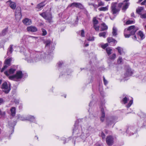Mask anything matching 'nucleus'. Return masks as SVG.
<instances>
[{
	"label": "nucleus",
	"instance_id": "nucleus-1",
	"mask_svg": "<svg viewBox=\"0 0 146 146\" xmlns=\"http://www.w3.org/2000/svg\"><path fill=\"white\" fill-rule=\"evenodd\" d=\"M23 76L22 72L21 71L17 72L15 74L10 76L9 78L10 80H16V79L21 78Z\"/></svg>",
	"mask_w": 146,
	"mask_h": 146
},
{
	"label": "nucleus",
	"instance_id": "nucleus-2",
	"mask_svg": "<svg viewBox=\"0 0 146 146\" xmlns=\"http://www.w3.org/2000/svg\"><path fill=\"white\" fill-rule=\"evenodd\" d=\"M138 29V28L136 27L134 25H132L125 29V32L127 31H129L131 35H133Z\"/></svg>",
	"mask_w": 146,
	"mask_h": 146
},
{
	"label": "nucleus",
	"instance_id": "nucleus-3",
	"mask_svg": "<svg viewBox=\"0 0 146 146\" xmlns=\"http://www.w3.org/2000/svg\"><path fill=\"white\" fill-rule=\"evenodd\" d=\"M15 16L16 19L17 21H19L21 19L22 15L21 12V8H17L16 9L15 12Z\"/></svg>",
	"mask_w": 146,
	"mask_h": 146
},
{
	"label": "nucleus",
	"instance_id": "nucleus-4",
	"mask_svg": "<svg viewBox=\"0 0 146 146\" xmlns=\"http://www.w3.org/2000/svg\"><path fill=\"white\" fill-rule=\"evenodd\" d=\"M40 15L44 19L48 21L49 22H51L52 17L50 14L43 13L40 14Z\"/></svg>",
	"mask_w": 146,
	"mask_h": 146
},
{
	"label": "nucleus",
	"instance_id": "nucleus-5",
	"mask_svg": "<svg viewBox=\"0 0 146 146\" xmlns=\"http://www.w3.org/2000/svg\"><path fill=\"white\" fill-rule=\"evenodd\" d=\"M106 142L109 146L112 145L113 143V138L111 135L107 137L106 139Z\"/></svg>",
	"mask_w": 146,
	"mask_h": 146
},
{
	"label": "nucleus",
	"instance_id": "nucleus-6",
	"mask_svg": "<svg viewBox=\"0 0 146 146\" xmlns=\"http://www.w3.org/2000/svg\"><path fill=\"white\" fill-rule=\"evenodd\" d=\"M70 7H75L80 9L84 8V6L80 3L74 2L70 4L69 6Z\"/></svg>",
	"mask_w": 146,
	"mask_h": 146
},
{
	"label": "nucleus",
	"instance_id": "nucleus-7",
	"mask_svg": "<svg viewBox=\"0 0 146 146\" xmlns=\"http://www.w3.org/2000/svg\"><path fill=\"white\" fill-rule=\"evenodd\" d=\"M2 88L3 89V91L6 94L8 93L10 90V88L8 87L6 82L3 83L2 86Z\"/></svg>",
	"mask_w": 146,
	"mask_h": 146
},
{
	"label": "nucleus",
	"instance_id": "nucleus-8",
	"mask_svg": "<svg viewBox=\"0 0 146 146\" xmlns=\"http://www.w3.org/2000/svg\"><path fill=\"white\" fill-rule=\"evenodd\" d=\"M93 21L94 28L96 31H98L99 30L100 27L98 25V21L97 20L95 17L93 18Z\"/></svg>",
	"mask_w": 146,
	"mask_h": 146
},
{
	"label": "nucleus",
	"instance_id": "nucleus-9",
	"mask_svg": "<svg viewBox=\"0 0 146 146\" xmlns=\"http://www.w3.org/2000/svg\"><path fill=\"white\" fill-rule=\"evenodd\" d=\"M116 3H112L111 8V11L113 14L116 13L119 11V9L116 8Z\"/></svg>",
	"mask_w": 146,
	"mask_h": 146
},
{
	"label": "nucleus",
	"instance_id": "nucleus-10",
	"mask_svg": "<svg viewBox=\"0 0 146 146\" xmlns=\"http://www.w3.org/2000/svg\"><path fill=\"white\" fill-rule=\"evenodd\" d=\"M9 5V6L12 9H15L16 7V5L15 3L12 2L11 0H9L7 2Z\"/></svg>",
	"mask_w": 146,
	"mask_h": 146
},
{
	"label": "nucleus",
	"instance_id": "nucleus-11",
	"mask_svg": "<svg viewBox=\"0 0 146 146\" xmlns=\"http://www.w3.org/2000/svg\"><path fill=\"white\" fill-rule=\"evenodd\" d=\"M27 29L29 32H35L37 31L36 28L35 27L33 26L27 27Z\"/></svg>",
	"mask_w": 146,
	"mask_h": 146
},
{
	"label": "nucleus",
	"instance_id": "nucleus-12",
	"mask_svg": "<svg viewBox=\"0 0 146 146\" xmlns=\"http://www.w3.org/2000/svg\"><path fill=\"white\" fill-rule=\"evenodd\" d=\"M23 23L26 25H28L31 24L32 22L31 20L28 18H26L22 21Z\"/></svg>",
	"mask_w": 146,
	"mask_h": 146
},
{
	"label": "nucleus",
	"instance_id": "nucleus-13",
	"mask_svg": "<svg viewBox=\"0 0 146 146\" xmlns=\"http://www.w3.org/2000/svg\"><path fill=\"white\" fill-rule=\"evenodd\" d=\"M15 70V69L11 68L9 69V71L5 72L4 73L7 76H8L9 74H13Z\"/></svg>",
	"mask_w": 146,
	"mask_h": 146
},
{
	"label": "nucleus",
	"instance_id": "nucleus-14",
	"mask_svg": "<svg viewBox=\"0 0 146 146\" xmlns=\"http://www.w3.org/2000/svg\"><path fill=\"white\" fill-rule=\"evenodd\" d=\"M129 4V3L128 2H123L122 9L124 11H125L128 8Z\"/></svg>",
	"mask_w": 146,
	"mask_h": 146
},
{
	"label": "nucleus",
	"instance_id": "nucleus-15",
	"mask_svg": "<svg viewBox=\"0 0 146 146\" xmlns=\"http://www.w3.org/2000/svg\"><path fill=\"white\" fill-rule=\"evenodd\" d=\"M133 74L130 68H129L127 71L126 73L125 74V76H131Z\"/></svg>",
	"mask_w": 146,
	"mask_h": 146
},
{
	"label": "nucleus",
	"instance_id": "nucleus-16",
	"mask_svg": "<svg viewBox=\"0 0 146 146\" xmlns=\"http://www.w3.org/2000/svg\"><path fill=\"white\" fill-rule=\"evenodd\" d=\"M137 35L138 36H139L141 40L145 38L143 32L141 31H139Z\"/></svg>",
	"mask_w": 146,
	"mask_h": 146
},
{
	"label": "nucleus",
	"instance_id": "nucleus-17",
	"mask_svg": "<svg viewBox=\"0 0 146 146\" xmlns=\"http://www.w3.org/2000/svg\"><path fill=\"white\" fill-rule=\"evenodd\" d=\"M108 5L105 7H100L98 9L100 11H105L108 10Z\"/></svg>",
	"mask_w": 146,
	"mask_h": 146
},
{
	"label": "nucleus",
	"instance_id": "nucleus-18",
	"mask_svg": "<svg viewBox=\"0 0 146 146\" xmlns=\"http://www.w3.org/2000/svg\"><path fill=\"white\" fill-rule=\"evenodd\" d=\"M11 115L12 116H14L15 114V107H12L10 110Z\"/></svg>",
	"mask_w": 146,
	"mask_h": 146
},
{
	"label": "nucleus",
	"instance_id": "nucleus-19",
	"mask_svg": "<svg viewBox=\"0 0 146 146\" xmlns=\"http://www.w3.org/2000/svg\"><path fill=\"white\" fill-rule=\"evenodd\" d=\"M101 111L102 112V116L100 117V120L102 121H103L104 120L105 117V113L104 111V110L103 109L101 110Z\"/></svg>",
	"mask_w": 146,
	"mask_h": 146
},
{
	"label": "nucleus",
	"instance_id": "nucleus-20",
	"mask_svg": "<svg viewBox=\"0 0 146 146\" xmlns=\"http://www.w3.org/2000/svg\"><path fill=\"white\" fill-rule=\"evenodd\" d=\"M12 60V58H11L7 59L5 61V64L8 66H9Z\"/></svg>",
	"mask_w": 146,
	"mask_h": 146
},
{
	"label": "nucleus",
	"instance_id": "nucleus-21",
	"mask_svg": "<svg viewBox=\"0 0 146 146\" xmlns=\"http://www.w3.org/2000/svg\"><path fill=\"white\" fill-rule=\"evenodd\" d=\"M101 31H104L107 30L108 29L107 26L104 23L102 24H101Z\"/></svg>",
	"mask_w": 146,
	"mask_h": 146
},
{
	"label": "nucleus",
	"instance_id": "nucleus-22",
	"mask_svg": "<svg viewBox=\"0 0 146 146\" xmlns=\"http://www.w3.org/2000/svg\"><path fill=\"white\" fill-rule=\"evenodd\" d=\"M44 2H42L38 4L37 6V8L38 9H40L44 6L45 4L44 3Z\"/></svg>",
	"mask_w": 146,
	"mask_h": 146
},
{
	"label": "nucleus",
	"instance_id": "nucleus-23",
	"mask_svg": "<svg viewBox=\"0 0 146 146\" xmlns=\"http://www.w3.org/2000/svg\"><path fill=\"white\" fill-rule=\"evenodd\" d=\"M5 112L4 111H2L0 110V118L4 117L5 115Z\"/></svg>",
	"mask_w": 146,
	"mask_h": 146
},
{
	"label": "nucleus",
	"instance_id": "nucleus-24",
	"mask_svg": "<svg viewBox=\"0 0 146 146\" xmlns=\"http://www.w3.org/2000/svg\"><path fill=\"white\" fill-rule=\"evenodd\" d=\"M106 51L108 54L109 55L111 54V51H112V49L109 47H108L106 48Z\"/></svg>",
	"mask_w": 146,
	"mask_h": 146
},
{
	"label": "nucleus",
	"instance_id": "nucleus-25",
	"mask_svg": "<svg viewBox=\"0 0 146 146\" xmlns=\"http://www.w3.org/2000/svg\"><path fill=\"white\" fill-rule=\"evenodd\" d=\"M118 50V53L120 54L121 55L123 52V49L120 47H118L116 48Z\"/></svg>",
	"mask_w": 146,
	"mask_h": 146
},
{
	"label": "nucleus",
	"instance_id": "nucleus-26",
	"mask_svg": "<svg viewBox=\"0 0 146 146\" xmlns=\"http://www.w3.org/2000/svg\"><path fill=\"white\" fill-rule=\"evenodd\" d=\"M117 29L115 27H113V28L112 34L113 36H116L117 35Z\"/></svg>",
	"mask_w": 146,
	"mask_h": 146
},
{
	"label": "nucleus",
	"instance_id": "nucleus-27",
	"mask_svg": "<svg viewBox=\"0 0 146 146\" xmlns=\"http://www.w3.org/2000/svg\"><path fill=\"white\" fill-rule=\"evenodd\" d=\"M107 40L108 42L110 43L111 42H115V40L112 38H108L107 39Z\"/></svg>",
	"mask_w": 146,
	"mask_h": 146
},
{
	"label": "nucleus",
	"instance_id": "nucleus-28",
	"mask_svg": "<svg viewBox=\"0 0 146 146\" xmlns=\"http://www.w3.org/2000/svg\"><path fill=\"white\" fill-rule=\"evenodd\" d=\"M106 32H102L100 33L99 34V36L100 37L102 36L104 38L105 37L106 35Z\"/></svg>",
	"mask_w": 146,
	"mask_h": 146
},
{
	"label": "nucleus",
	"instance_id": "nucleus-29",
	"mask_svg": "<svg viewBox=\"0 0 146 146\" xmlns=\"http://www.w3.org/2000/svg\"><path fill=\"white\" fill-rule=\"evenodd\" d=\"M143 9V7H141L137 9L136 12L138 13H139Z\"/></svg>",
	"mask_w": 146,
	"mask_h": 146
},
{
	"label": "nucleus",
	"instance_id": "nucleus-30",
	"mask_svg": "<svg viewBox=\"0 0 146 146\" xmlns=\"http://www.w3.org/2000/svg\"><path fill=\"white\" fill-rule=\"evenodd\" d=\"M98 6H102L104 5V3L101 1H98Z\"/></svg>",
	"mask_w": 146,
	"mask_h": 146
},
{
	"label": "nucleus",
	"instance_id": "nucleus-31",
	"mask_svg": "<svg viewBox=\"0 0 146 146\" xmlns=\"http://www.w3.org/2000/svg\"><path fill=\"white\" fill-rule=\"evenodd\" d=\"M116 56V54L114 53L110 56V58L111 60H113L115 58Z\"/></svg>",
	"mask_w": 146,
	"mask_h": 146
},
{
	"label": "nucleus",
	"instance_id": "nucleus-32",
	"mask_svg": "<svg viewBox=\"0 0 146 146\" xmlns=\"http://www.w3.org/2000/svg\"><path fill=\"white\" fill-rule=\"evenodd\" d=\"M51 41L50 40H47L45 41V43L46 44V46H50L51 43Z\"/></svg>",
	"mask_w": 146,
	"mask_h": 146
},
{
	"label": "nucleus",
	"instance_id": "nucleus-33",
	"mask_svg": "<svg viewBox=\"0 0 146 146\" xmlns=\"http://www.w3.org/2000/svg\"><path fill=\"white\" fill-rule=\"evenodd\" d=\"M42 35L43 36H45L47 34V32L44 29H42Z\"/></svg>",
	"mask_w": 146,
	"mask_h": 146
},
{
	"label": "nucleus",
	"instance_id": "nucleus-34",
	"mask_svg": "<svg viewBox=\"0 0 146 146\" xmlns=\"http://www.w3.org/2000/svg\"><path fill=\"white\" fill-rule=\"evenodd\" d=\"M127 33V31H126V32H125V30H124V35L125 38H129L131 35L130 34H126V33Z\"/></svg>",
	"mask_w": 146,
	"mask_h": 146
},
{
	"label": "nucleus",
	"instance_id": "nucleus-35",
	"mask_svg": "<svg viewBox=\"0 0 146 146\" xmlns=\"http://www.w3.org/2000/svg\"><path fill=\"white\" fill-rule=\"evenodd\" d=\"M133 103V100H131L127 106V108H129Z\"/></svg>",
	"mask_w": 146,
	"mask_h": 146
},
{
	"label": "nucleus",
	"instance_id": "nucleus-36",
	"mask_svg": "<svg viewBox=\"0 0 146 146\" xmlns=\"http://www.w3.org/2000/svg\"><path fill=\"white\" fill-rule=\"evenodd\" d=\"M127 100L128 99L126 97L124 98L123 100V102L124 104H126L127 102Z\"/></svg>",
	"mask_w": 146,
	"mask_h": 146
},
{
	"label": "nucleus",
	"instance_id": "nucleus-37",
	"mask_svg": "<svg viewBox=\"0 0 146 146\" xmlns=\"http://www.w3.org/2000/svg\"><path fill=\"white\" fill-rule=\"evenodd\" d=\"M7 29H5L3 30L2 32V34L3 35H4L5 34L7 31Z\"/></svg>",
	"mask_w": 146,
	"mask_h": 146
},
{
	"label": "nucleus",
	"instance_id": "nucleus-38",
	"mask_svg": "<svg viewBox=\"0 0 146 146\" xmlns=\"http://www.w3.org/2000/svg\"><path fill=\"white\" fill-rule=\"evenodd\" d=\"M133 23V21L130 20H128L126 22L127 24H130Z\"/></svg>",
	"mask_w": 146,
	"mask_h": 146
},
{
	"label": "nucleus",
	"instance_id": "nucleus-39",
	"mask_svg": "<svg viewBox=\"0 0 146 146\" xmlns=\"http://www.w3.org/2000/svg\"><path fill=\"white\" fill-rule=\"evenodd\" d=\"M108 46V44L107 43H106L102 45V47L103 48L105 49Z\"/></svg>",
	"mask_w": 146,
	"mask_h": 146
},
{
	"label": "nucleus",
	"instance_id": "nucleus-40",
	"mask_svg": "<svg viewBox=\"0 0 146 146\" xmlns=\"http://www.w3.org/2000/svg\"><path fill=\"white\" fill-rule=\"evenodd\" d=\"M122 61V58L121 57H119L118 60V63L119 64L121 63Z\"/></svg>",
	"mask_w": 146,
	"mask_h": 146
},
{
	"label": "nucleus",
	"instance_id": "nucleus-41",
	"mask_svg": "<svg viewBox=\"0 0 146 146\" xmlns=\"http://www.w3.org/2000/svg\"><path fill=\"white\" fill-rule=\"evenodd\" d=\"M141 5H145L146 7V0H144L141 3Z\"/></svg>",
	"mask_w": 146,
	"mask_h": 146
},
{
	"label": "nucleus",
	"instance_id": "nucleus-42",
	"mask_svg": "<svg viewBox=\"0 0 146 146\" xmlns=\"http://www.w3.org/2000/svg\"><path fill=\"white\" fill-rule=\"evenodd\" d=\"M9 52H10V53H11L13 51V48H12V45H10V48L9 49Z\"/></svg>",
	"mask_w": 146,
	"mask_h": 146
},
{
	"label": "nucleus",
	"instance_id": "nucleus-43",
	"mask_svg": "<svg viewBox=\"0 0 146 146\" xmlns=\"http://www.w3.org/2000/svg\"><path fill=\"white\" fill-rule=\"evenodd\" d=\"M141 18H146V13L141 15Z\"/></svg>",
	"mask_w": 146,
	"mask_h": 146
},
{
	"label": "nucleus",
	"instance_id": "nucleus-44",
	"mask_svg": "<svg viewBox=\"0 0 146 146\" xmlns=\"http://www.w3.org/2000/svg\"><path fill=\"white\" fill-rule=\"evenodd\" d=\"M123 2L122 3H120L118 4V7L119 8H121L123 6Z\"/></svg>",
	"mask_w": 146,
	"mask_h": 146
},
{
	"label": "nucleus",
	"instance_id": "nucleus-45",
	"mask_svg": "<svg viewBox=\"0 0 146 146\" xmlns=\"http://www.w3.org/2000/svg\"><path fill=\"white\" fill-rule=\"evenodd\" d=\"M81 36L82 37L84 36V31L83 30L81 31Z\"/></svg>",
	"mask_w": 146,
	"mask_h": 146
},
{
	"label": "nucleus",
	"instance_id": "nucleus-46",
	"mask_svg": "<svg viewBox=\"0 0 146 146\" xmlns=\"http://www.w3.org/2000/svg\"><path fill=\"white\" fill-rule=\"evenodd\" d=\"M87 40L89 41H93L94 40V37H90L87 39Z\"/></svg>",
	"mask_w": 146,
	"mask_h": 146
},
{
	"label": "nucleus",
	"instance_id": "nucleus-47",
	"mask_svg": "<svg viewBox=\"0 0 146 146\" xmlns=\"http://www.w3.org/2000/svg\"><path fill=\"white\" fill-rule=\"evenodd\" d=\"M103 80L105 84L106 85L108 83V81L105 79L104 76L103 77Z\"/></svg>",
	"mask_w": 146,
	"mask_h": 146
},
{
	"label": "nucleus",
	"instance_id": "nucleus-48",
	"mask_svg": "<svg viewBox=\"0 0 146 146\" xmlns=\"http://www.w3.org/2000/svg\"><path fill=\"white\" fill-rule=\"evenodd\" d=\"M101 136L102 139H104L105 138V135L103 132H102L101 134Z\"/></svg>",
	"mask_w": 146,
	"mask_h": 146
},
{
	"label": "nucleus",
	"instance_id": "nucleus-49",
	"mask_svg": "<svg viewBox=\"0 0 146 146\" xmlns=\"http://www.w3.org/2000/svg\"><path fill=\"white\" fill-rule=\"evenodd\" d=\"M7 67V66L6 65H5L4 67L2 68L1 70V72H3L4 70Z\"/></svg>",
	"mask_w": 146,
	"mask_h": 146
},
{
	"label": "nucleus",
	"instance_id": "nucleus-50",
	"mask_svg": "<svg viewBox=\"0 0 146 146\" xmlns=\"http://www.w3.org/2000/svg\"><path fill=\"white\" fill-rule=\"evenodd\" d=\"M29 120L31 121H34V120L35 119V118L33 116H31V118L28 119Z\"/></svg>",
	"mask_w": 146,
	"mask_h": 146
},
{
	"label": "nucleus",
	"instance_id": "nucleus-51",
	"mask_svg": "<svg viewBox=\"0 0 146 146\" xmlns=\"http://www.w3.org/2000/svg\"><path fill=\"white\" fill-rule=\"evenodd\" d=\"M133 39L135 40H137V37L136 36H134L133 37Z\"/></svg>",
	"mask_w": 146,
	"mask_h": 146
},
{
	"label": "nucleus",
	"instance_id": "nucleus-52",
	"mask_svg": "<svg viewBox=\"0 0 146 146\" xmlns=\"http://www.w3.org/2000/svg\"><path fill=\"white\" fill-rule=\"evenodd\" d=\"M3 100L0 98V103H2L3 102Z\"/></svg>",
	"mask_w": 146,
	"mask_h": 146
},
{
	"label": "nucleus",
	"instance_id": "nucleus-53",
	"mask_svg": "<svg viewBox=\"0 0 146 146\" xmlns=\"http://www.w3.org/2000/svg\"><path fill=\"white\" fill-rule=\"evenodd\" d=\"M61 65H62V63L61 62H59L58 63V65L59 66H60Z\"/></svg>",
	"mask_w": 146,
	"mask_h": 146
},
{
	"label": "nucleus",
	"instance_id": "nucleus-54",
	"mask_svg": "<svg viewBox=\"0 0 146 146\" xmlns=\"http://www.w3.org/2000/svg\"><path fill=\"white\" fill-rule=\"evenodd\" d=\"M134 13H132L131 14V17H134Z\"/></svg>",
	"mask_w": 146,
	"mask_h": 146
},
{
	"label": "nucleus",
	"instance_id": "nucleus-55",
	"mask_svg": "<svg viewBox=\"0 0 146 146\" xmlns=\"http://www.w3.org/2000/svg\"><path fill=\"white\" fill-rule=\"evenodd\" d=\"M143 0H139L138 2L137 3H139L141 2Z\"/></svg>",
	"mask_w": 146,
	"mask_h": 146
},
{
	"label": "nucleus",
	"instance_id": "nucleus-56",
	"mask_svg": "<svg viewBox=\"0 0 146 146\" xmlns=\"http://www.w3.org/2000/svg\"><path fill=\"white\" fill-rule=\"evenodd\" d=\"M129 0H125L124 1V2H127Z\"/></svg>",
	"mask_w": 146,
	"mask_h": 146
},
{
	"label": "nucleus",
	"instance_id": "nucleus-57",
	"mask_svg": "<svg viewBox=\"0 0 146 146\" xmlns=\"http://www.w3.org/2000/svg\"><path fill=\"white\" fill-rule=\"evenodd\" d=\"M89 44H86L85 45V46L86 47L88 46Z\"/></svg>",
	"mask_w": 146,
	"mask_h": 146
},
{
	"label": "nucleus",
	"instance_id": "nucleus-58",
	"mask_svg": "<svg viewBox=\"0 0 146 146\" xmlns=\"http://www.w3.org/2000/svg\"><path fill=\"white\" fill-rule=\"evenodd\" d=\"M3 44H4V43L2 44L1 45H0V48H1V47H2L3 46Z\"/></svg>",
	"mask_w": 146,
	"mask_h": 146
},
{
	"label": "nucleus",
	"instance_id": "nucleus-59",
	"mask_svg": "<svg viewBox=\"0 0 146 146\" xmlns=\"http://www.w3.org/2000/svg\"><path fill=\"white\" fill-rule=\"evenodd\" d=\"M89 5H92L93 6H94V4H92V3H91V4H89Z\"/></svg>",
	"mask_w": 146,
	"mask_h": 146
},
{
	"label": "nucleus",
	"instance_id": "nucleus-60",
	"mask_svg": "<svg viewBox=\"0 0 146 146\" xmlns=\"http://www.w3.org/2000/svg\"><path fill=\"white\" fill-rule=\"evenodd\" d=\"M2 82V80H0V84H1Z\"/></svg>",
	"mask_w": 146,
	"mask_h": 146
},
{
	"label": "nucleus",
	"instance_id": "nucleus-61",
	"mask_svg": "<svg viewBox=\"0 0 146 146\" xmlns=\"http://www.w3.org/2000/svg\"><path fill=\"white\" fill-rule=\"evenodd\" d=\"M98 146H101L100 145L98 144Z\"/></svg>",
	"mask_w": 146,
	"mask_h": 146
},
{
	"label": "nucleus",
	"instance_id": "nucleus-62",
	"mask_svg": "<svg viewBox=\"0 0 146 146\" xmlns=\"http://www.w3.org/2000/svg\"><path fill=\"white\" fill-rule=\"evenodd\" d=\"M31 37H32V38H35V37L32 36H31Z\"/></svg>",
	"mask_w": 146,
	"mask_h": 146
},
{
	"label": "nucleus",
	"instance_id": "nucleus-63",
	"mask_svg": "<svg viewBox=\"0 0 146 146\" xmlns=\"http://www.w3.org/2000/svg\"><path fill=\"white\" fill-rule=\"evenodd\" d=\"M145 29H146V25L145 26Z\"/></svg>",
	"mask_w": 146,
	"mask_h": 146
},
{
	"label": "nucleus",
	"instance_id": "nucleus-64",
	"mask_svg": "<svg viewBox=\"0 0 146 146\" xmlns=\"http://www.w3.org/2000/svg\"><path fill=\"white\" fill-rule=\"evenodd\" d=\"M66 96H65V98H66Z\"/></svg>",
	"mask_w": 146,
	"mask_h": 146
}]
</instances>
